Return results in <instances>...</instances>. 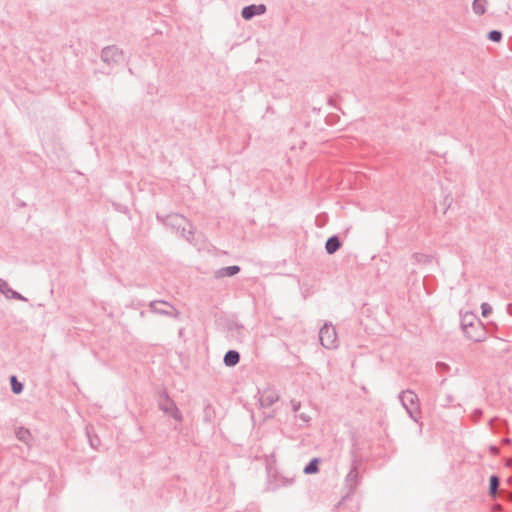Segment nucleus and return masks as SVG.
<instances>
[{"mask_svg": "<svg viewBox=\"0 0 512 512\" xmlns=\"http://www.w3.org/2000/svg\"><path fill=\"white\" fill-rule=\"evenodd\" d=\"M481 310H482V315H483V317H487V316H488V315H490V314H491V312H492V308H491V306H490L489 304H487V303H483V304L481 305Z\"/></svg>", "mask_w": 512, "mask_h": 512, "instance_id": "ddd939ff", "label": "nucleus"}, {"mask_svg": "<svg viewBox=\"0 0 512 512\" xmlns=\"http://www.w3.org/2000/svg\"><path fill=\"white\" fill-rule=\"evenodd\" d=\"M463 330L467 336L475 341L483 338V328L479 320L473 314H465L462 319Z\"/></svg>", "mask_w": 512, "mask_h": 512, "instance_id": "f257e3e1", "label": "nucleus"}, {"mask_svg": "<svg viewBox=\"0 0 512 512\" xmlns=\"http://www.w3.org/2000/svg\"><path fill=\"white\" fill-rule=\"evenodd\" d=\"M321 344L326 348H333L336 345L337 335L333 327L325 325L320 330Z\"/></svg>", "mask_w": 512, "mask_h": 512, "instance_id": "7ed1b4c3", "label": "nucleus"}, {"mask_svg": "<svg viewBox=\"0 0 512 512\" xmlns=\"http://www.w3.org/2000/svg\"><path fill=\"white\" fill-rule=\"evenodd\" d=\"M101 59L105 64H119L128 61L124 51L116 45L104 47Z\"/></svg>", "mask_w": 512, "mask_h": 512, "instance_id": "f03ea898", "label": "nucleus"}, {"mask_svg": "<svg viewBox=\"0 0 512 512\" xmlns=\"http://www.w3.org/2000/svg\"><path fill=\"white\" fill-rule=\"evenodd\" d=\"M173 416H174L175 418H178V419L180 418V417H179V413H178V411H177V410H175V413L173 414Z\"/></svg>", "mask_w": 512, "mask_h": 512, "instance_id": "f3484780", "label": "nucleus"}, {"mask_svg": "<svg viewBox=\"0 0 512 512\" xmlns=\"http://www.w3.org/2000/svg\"><path fill=\"white\" fill-rule=\"evenodd\" d=\"M11 386H12L13 392L16 394H19L23 389L22 384L17 380V378L15 376L11 377Z\"/></svg>", "mask_w": 512, "mask_h": 512, "instance_id": "9d476101", "label": "nucleus"}, {"mask_svg": "<svg viewBox=\"0 0 512 512\" xmlns=\"http://www.w3.org/2000/svg\"><path fill=\"white\" fill-rule=\"evenodd\" d=\"M488 39L492 42H499L502 39V32L499 30H491L488 33Z\"/></svg>", "mask_w": 512, "mask_h": 512, "instance_id": "1a4fd4ad", "label": "nucleus"}, {"mask_svg": "<svg viewBox=\"0 0 512 512\" xmlns=\"http://www.w3.org/2000/svg\"><path fill=\"white\" fill-rule=\"evenodd\" d=\"M267 8L264 4H251L242 8L241 16L245 20H251L253 17L263 15Z\"/></svg>", "mask_w": 512, "mask_h": 512, "instance_id": "20e7f679", "label": "nucleus"}, {"mask_svg": "<svg viewBox=\"0 0 512 512\" xmlns=\"http://www.w3.org/2000/svg\"><path fill=\"white\" fill-rule=\"evenodd\" d=\"M318 464L319 460L317 458L312 459L310 463L305 467L304 472L306 474H314L318 472Z\"/></svg>", "mask_w": 512, "mask_h": 512, "instance_id": "6e6552de", "label": "nucleus"}, {"mask_svg": "<svg viewBox=\"0 0 512 512\" xmlns=\"http://www.w3.org/2000/svg\"><path fill=\"white\" fill-rule=\"evenodd\" d=\"M275 400H277V395L274 392H272V391L268 392L267 396L266 395L262 396V402L266 403V404H271Z\"/></svg>", "mask_w": 512, "mask_h": 512, "instance_id": "f8f14e48", "label": "nucleus"}, {"mask_svg": "<svg viewBox=\"0 0 512 512\" xmlns=\"http://www.w3.org/2000/svg\"><path fill=\"white\" fill-rule=\"evenodd\" d=\"M498 484H499L498 478L496 476H492L490 478V487H489L491 495H495V493L497 491Z\"/></svg>", "mask_w": 512, "mask_h": 512, "instance_id": "9b49d317", "label": "nucleus"}, {"mask_svg": "<svg viewBox=\"0 0 512 512\" xmlns=\"http://www.w3.org/2000/svg\"><path fill=\"white\" fill-rule=\"evenodd\" d=\"M340 245L337 237H331L327 240L325 248L329 254H333L340 248Z\"/></svg>", "mask_w": 512, "mask_h": 512, "instance_id": "39448f33", "label": "nucleus"}, {"mask_svg": "<svg viewBox=\"0 0 512 512\" xmlns=\"http://www.w3.org/2000/svg\"><path fill=\"white\" fill-rule=\"evenodd\" d=\"M414 398H415V394L412 393V392H406L403 395V400L404 401L409 400L410 402H413Z\"/></svg>", "mask_w": 512, "mask_h": 512, "instance_id": "dca6fc26", "label": "nucleus"}, {"mask_svg": "<svg viewBox=\"0 0 512 512\" xmlns=\"http://www.w3.org/2000/svg\"><path fill=\"white\" fill-rule=\"evenodd\" d=\"M17 435H18L19 439H21V440H25V441H26V440H28V439H29V437H30V433H29V431L24 430V429H20V430L18 431Z\"/></svg>", "mask_w": 512, "mask_h": 512, "instance_id": "2eb2a0df", "label": "nucleus"}, {"mask_svg": "<svg viewBox=\"0 0 512 512\" xmlns=\"http://www.w3.org/2000/svg\"><path fill=\"white\" fill-rule=\"evenodd\" d=\"M487 0H474L472 3V9L475 14L483 15L486 12Z\"/></svg>", "mask_w": 512, "mask_h": 512, "instance_id": "423d86ee", "label": "nucleus"}, {"mask_svg": "<svg viewBox=\"0 0 512 512\" xmlns=\"http://www.w3.org/2000/svg\"><path fill=\"white\" fill-rule=\"evenodd\" d=\"M224 362L227 366H234L239 362V353L236 351H229L224 357Z\"/></svg>", "mask_w": 512, "mask_h": 512, "instance_id": "0eeeda50", "label": "nucleus"}, {"mask_svg": "<svg viewBox=\"0 0 512 512\" xmlns=\"http://www.w3.org/2000/svg\"><path fill=\"white\" fill-rule=\"evenodd\" d=\"M239 270H240V269H239V267H238V266H230V267L225 268V270H224V271H225V275H227V276H232V275H234V274L238 273V272H239Z\"/></svg>", "mask_w": 512, "mask_h": 512, "instance_id": "4468645a", "label": "nucleus"}]
</instances>
